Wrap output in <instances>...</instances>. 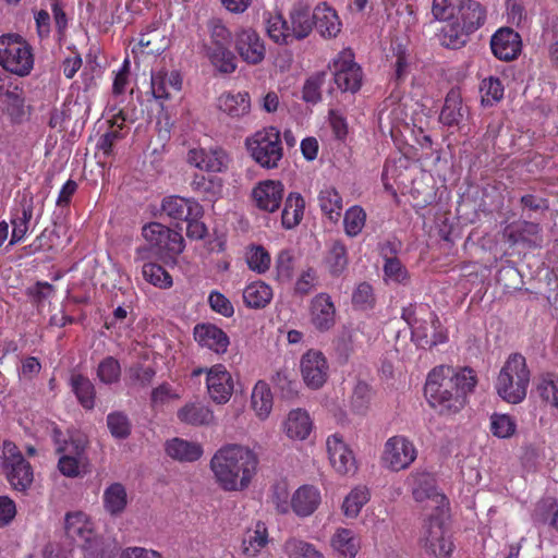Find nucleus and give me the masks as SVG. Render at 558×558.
I'll use <instances>...</instances> for the list:
<instances>
[{
    "label": "nucleus",
    "instance_id": "12",
    "mask_svg": "<svg viewBox=\"0 0 558 558\" xmlns=\"http://www.w3.org/2000/svg\"><path fill=\"white\" fill-rule=\"evenodd\" d=\"M362 69L354 61V54L347 49L333 60V81L341 92L356 93L362 85Z\"/></svg>",
    "mask_w": 558,
    "mask_h": 558
},
{
    "label": "nucleus",
    "instance_id": "49",
    "mask_svg": "<svg viewBox=\"0 0 558 558\" xmlns=\"http://www.w3.org/2000/svg\"><path fill=\"white\" fill-rule=\"evenodd\" d=\"M84 558H113L116 546L95 533L82 544Z\"/></svg>",
    "mask_w": 558,
    "mask_h": 558
},
{
    "label": "nucleus",
    "instance_id": "50",
    "mask_svg": "<svg viewBox=\"0 0 558 558\" xmlns=\"http://www.w3.org/2000/svg\"><path fill=\"white\" fill-rule=\"evenodd\" d=\"M283 550L288 558H325L315 545L295 537L288 538L284 542Z\"/></svg>",
    "mask_w": 558,
    "mask_h": 558
},
{
    "label": "nucleus",
    "instance_id": "38",
    "mask_svg": "<svg viewBox=\"0 0 558 558\" xmlns=\"http://www.w3.org/2000/svg\"><path fill=\"white\" fill-rule=\"evenodd\" d=\"M272 298V288L262 280L248 283L243 290V302L248 308H265Z\"/></svg>",
    "mask_w": 558,
    "mask_h": 558
},
{
    "label": "nucleus",
    "instance_id": "32",
    "mask_svg": "<svg viewBox=\"0 0 558 558\" xmlns=\"http://www.w3.org/2000/svg\"><path fill=\"white\" fill-rule=\"evenodd\" d=\"M218 108L231 119H241L250 113V95L246 92L223 93L218 98Z\"/></svg>",
    "mask_w": 558,
    "mask_h": 558
},
{
    "label": "nucleus",
    "instance_id": "3",
    "mask_svg": "<svg viewBox=\"0 0 558 558\" xmlns=\"http://www.w3.org/2000/svg\"><path fill=\"white\" fill-rule=\"evenodd\" d=\"M412 495L418 502L427 499L437 504L435 512L428 517L423 526L422 542L425 549L434 556L448 557L453 550V543L445 522L446 496L437 493L435 487L428 483H425L424 487H413Z\"/></svg>",
    "mask_w": 558,
    "mask_h": 558
},
{
    "label": "nucleus",
    "instance_id": "8",
    "mask_svg": "<svg viewBox=\"0 0 558 558\" xmlns=\"http://www.w3.org/2000/svg\"><path fill=\"white\" fill-rule=\"evenodd\" d=\"M246 148L256 163L275 169L283 157L280 131L275 126L264 128L245 141Z\"/></svg>",
    "mask_w": 558,
    "mask_h": 558
},
{
    "label": "nucleus",
    "instance_id": "36",
    "mask_svg": "<svg viewBox=\"0 0 558 558\" xmlns=\"http://www.w3.org/2000/svg\"><path fill=\"white\" fill-rule=\"evenodd\" d=\"M165 449L169 457L180 462L197 461L204 452L201 444L179 437L168 440Z\"/></svg>",
    "mask_w": 558,
    "mask_h": 558
},
{
    "label": "nucleus",
    "instance_id": "5",
    "mask_svg": "<svg viewBox=\"0 0 558 558\" xmlns=\"http://www.w3.org/2000/svg\"><path fill=\"white\" fill-rule=\"evenodd\" d=\"M52 439L59 454L58 470L63 476L76 478L88 472L90 463L86 452V438L77 434H64L54 427Z\"/></svg>",
    "mask_w": 558,
    "mask_h": 558
},
{
    "label": "nucleus",
    "instance_id": "39",
    "mask_svg": "<svg viewBox=\"0 0 558 558\" xmlns=\"http://www.w3.org/2000/svg\"><path fill=\"white\" fill-rule=\"evenodd\" d=\"M469 37L470 34L459 19L448 21L438 34L440 45L448 49H461L466 45Z\"/></svg>",
    "mask_w": 558,
    "mask_h": 558
},
{
    "label": "nucleus",
    "instance_id": "35",
    "mask_svg": "<svg viewBox=\"0 0 558 558\" xmlns=\"http://www.w3.org/2000/svg\"><path fill=\"white\" fill-rule=\"evenodd\" d=\"M330 545L338 558H355L361 548L357 535L352 530L345 527L336 530L331 536Z\"/></svg>",
    "mask_w": 558,
    "mask_h": 558
},
{
    "label": "nucleus",
    "instance_id": "41",
    "mask_svg": "<svg viewBox=\"0 0 558 558\" xmlns=\"http://www.w3.org/2000/svg\"><path fill=\"white\" fill-rule=\"evenodd\" d=\"M305 201L300 193H290L284 202L281 213V225L290 230L296 227L303 219Z\"/></svg>",
    "mask_w": 558,
    "mask_h": 558
},
{
    "label": "nucleus",
    "instance_id": "42",
    "mask_svg": "<svg viewBox=\"0 0 558 558\" xmlns=\"http://www.w3.org/2000/svg\"><path fill=\"white\" fill-rule=\"evenodd\" d=\"M180 422L193 426L208 425L214 418L213 411L201 402H190L179 409Z\"/></svg>",
    "mask_w": 558,
    "mask_h": 558
},
{
    "label": "nucleus",
    "instance_id": "20",
    "mask_svg": "<svg viewBox=\"0 0 558 558\" xmlns=\"http://www.w3.org/2000/svg\"><path fill=\"white\" fill-rule=\"evenodd\" d=\"M502 234L510 245L523 243L535 248L539 247L543 242L541 225L527 220L508 225Z\"/></svg>",
    "mask_w": 558,
    "mask_h": 558
},
{
    "label": "nucleus",
    "instance_id": "40",
    "mask_svg": "<svg viewBox=\"0 0 558 558\" xmlns=\"http://www.w3.org/2000/svg\"><path fill=\"white\" fill-rule=\"evenodd\" d=\"M70 386L78 403L85 410H93L95 408L96 389L87 376L81 373H73L70 377Z\"/></svg>",
    "mask_w": 558,
    "mask_h": 558
},
{
    "label": "nucleus",
    "instance_id": "62",
    "mask_svg": "<svg viewBox=\"0 0 558 558\" xmlns=\"http://www.w3.org/2000/svg\"><path fill=\"white\" fill-rule=\"evenodd\" d=\"M385 278L396 283L405 284L409 280L408 269L397 257H388L384 264Z\"/></svg>",
    "mask_w": 558,
    "mask_h": 558
},
{
    "label": "nucleus",
    "instance_id": "57",
    "mask_svg": "<svg viewBox=\"0 0 558 558\" xmlns=\"http://www.w3.org/2000/svg\"><path fill=\"white\" fill-rule=\"evenodd\" d=\"M482 104L484 106H494L504 98V85L498 77L489 76L481 83Z\"/></svg>",
    "mask_w": 558,
    "mask_h": 558
},
{
    "label": "nucleus",
    "instance_id": "29",
    "mask_svg": "<svg viewBox=\"0 0 558 558\" xmlns=\"http://www.w3.org/2000/svg\"><path fill=\"white\" fill-rule=\"evenodd\" d=\"M317 201L323 216L331 223H338L343 210V199L339 191L332 185H325L319 190Z\"/></svg>",
    "mask_w": 558,
    "mask_h": 558
},
{
    "label": "nucleus",
    "instance_id": "30",
    "mask_svg": "<svg viewBox=\"0 0 558 558\" xmlns=\"http://www.w3.org/2000/svg\"><path fill=\"white\" fill-rule=\"evenodd\" d=\"M64 530L69 538L77 542H86L93 534L94 523L83 511L68 512L64 519Z\"/></svg>",
    "mask_w": 558,
    "mask_h": 558
},
{
    "label": "nucleus",
    "instance_id": "18",
    "mask_svg": "<svg viewBox=\"0 0 558 558\" xmlns=\"http://www.w3.org/2000/svg\"><path fill=\"white\" fill-rule=\"evenodd\" d=\"M310 320L319 332H326L335 326L336 306L328 293H318L311 300Z\"/></svg>",
    "mask_w": 558,
    "mask_h": 558
},
{
    "label": "nucleus",
    "instance_id": "61",
    "mask_svg": "<svg viewBox=\"0 0 558 558\" xmlns=\"http://www.w3.org/2000/svg\"><path fill=\"white\" fill-rule=\"evenodd\" d=\"M325 82V73H316L308 77L302 89V98L310 104H317L322 100L320 88Z\"/></svg>",
    "mask_w": 558,
    "mask_h": 558
},
{
    "label": "nucleus",
    "instance_id": "16",
    "mask_svg": "<svg viewBox=\"0 0 558 558\" xmlns=\"http://www.w3.org/2000/svg\"><path fill=\"white\" fill-rule=\"evenodd\" d=\"M206 386L209 397L218 404L227 403L233 392L232 376L222 364L208 368Z\"/></svg>",
    "mask_w": 558,
    "mask_h": 558
},
{
    "label": "nucleus",
    "instance_id": "48",
    "mask_svg": "<svg viewBox=\"0 0 558 558\" xmlns=\"http://www.w3.org/2000/svg\"><path fill=\"white\" fill-rule=\"evenodd\" d=\"M142 276L148 283L161 290L170 289L173 286L172 276L157 263H144Z\"/></svg>",
    "mask_w": 558,
    "mask_h": 558
},
{
    "label": "nucleus",
    "instance_id": "7",
    "mask_svg": "<svg viewBox=\"0 0 558 558\" xmlns=\"http://www.w3.org/2000/svg\"><path fill=\"white\" fill-rule=\"evenodd\" d=\"M32 46L19 34L0 36V65L17 76H27L34 68Z\"/></svg>",
    "mask_w": 558,
    "mask_h": 558
},
{
    "label": "nucleus",
    "instance_id": "28",
    "mask_svg": "<svg viewBox=\"0 0 558 558\" xmlns=\"http://www.w3.org/2000/svg\"><path fill=\"white\" fill-rule=\"evenodd\" d=\"M320 492L313 485H303L292 495V511L302 518L315 512L320 504Z\"/></svg>",
    "mask_w": 558,
    "mask_h": 558
},
{
    "label": "nucleus",
    "instance_id": "55",
    "mask_svg": "<svg viewBox=\"0 0 558 558\" xmlns=\"http://www.w3.org/2000/svg\"><path fill=\"white\" fill-rule=\"evenodd\" d=\"M207 31L209 33L210 41L206 47H227L230 46L232 34L229 28L223 24L221 19L211 17L207 22Z\"/></svg>",
    "mask_w": 558,
    "mask_h": 558
},
{
    "label": "nucleus",
    "instance_id": "45",
    "mask_svg": "<svg viewBox=\"0 0 558 558\" xmlns=\"http://www.w3.org/2000/svg\"><path fill=\"white\" fill-rule=\"evenodd\" d=\"M325 264L329 274L333 277L340 276L347 269L349 264L348 250L341 240L331 242L325 257Z\"/></svg>",
    "mask_w": 558,
    "mask_h": 558
},
{
    "label": "nucleus",
    "instance_id": "1",
    "mask_svg": "<svg viewBox=\"0 0 558 558\" xmlns=\"http://www.w3.org/2000/svg\"><path fill=\"white\" fill-rule=\"evenodd\" d=\"M476 385L473 368L440 365L428 373L424 393L429 407L440 415H453L466 405Z\"/></svg>",
    "mask_w": 558,
    "mask_h": 558
},
{
    "label": "nucleus",
    "instance_id": "33",
    "mask_svg": "<svg viewBox=\"0 0 558 558\" xmlns=\"http://www.w3.org/2000/svg\"><path fill=\"white\" fill-rule=\"evenodd\" d=\"M289 29L292 43L310 36L314 27L313 13L304 5H295L289 14Z\"/></svg>",
    "mask_w": 558,
    "mask_h": 558
},
{
    "label": "nucleus",
    "instance_id": "9",
    "mask_svg": "<svg viewBox=\"0 0 558 558\" xmlns=\"http://www.w3.org/2000/svg\"><path fill=\"white\" fill-rule=\"evenodd\" d=\"M3 471L13 489L26 490L33 483L31 463L23 457L19 447L9 440L3 442Z\"/></svg>",
    "mask_w": 558,
    "mask_h": 558
},
{
    "label": "nucleus",
    "instance_id": "26",
    "mask_svg": "<svg viewBox=\"0 0 558 558\" xmlns=\"http://www.w3.org/2000/svg\"><path fill=\"white\" fill-rule=\"evenodd\" d=\"M313 19L317 32L326 39L335 38L341 32L342 23L337 11L326 2L315 7Z\"/></svg>",
    "mask_w": 558,
    "mask_h": 558
},
{
    "label": "nucleus",
    "instance_id": "25",
    "mask_svg": "<svg viewBox=\"0 0 558 558\" xmlns=\"http://www.w3.org/2000/svg\"><path fill=\"white\" fill-rule=\"evenodd\" d=\"M34 203L32 197L23 196L19 204L11 210L12 234L10 245L21 242L29 228L33 218Z\"/></svg>",
    "mask_w": 558,
    "mask_h": 558
},
{
    "label": "nucleus",
    "instance_id": "11",
    "mask_svg": "<svg viewBox=\"0 0 558 558\" xmlns=\"http://www.w3.org/2000/svg\"><path fill=\"white\" fill-rule=\"evenodd\" d=\"M142 234L148 242L150 250L157 255L172 257L182 253L184 248V240L181 233L162 223L150 222L144 226Z\"/></svg>",
    "mask_w": 558,
    "mask_h": 558
},
{
    "label": "nucleus",
    "instance_id": "21",
    "mask_svg": "<svg viewBox=\"0 0 558 558\" xmlns=\"http://www.w3.org/2000/svg\"><path fill=\"white\" fill-rule=\"evenodd\" d=\"M187 161L195 168L207 172H222L227 169L228 156L222 148H192L187 153Z\"/></svg>",
    "mask_w": 558,
    "mask_h": 558
},
{
    "label": "nucleus",
    "instance_id": "47",
    "mask_svg": "<svg viewBox=\"0 0 558 558\" xmlns=\"http://www.w3.org/2000/svg\"><path fill=\"white\" fill-rule=\"evenodd\" d=\"M245 260L248 269L258 275L267 272L271 265L269 252L259 244H251L247 246Z\"/></svg>",
    "mask_w": 558,
    "mask_h": 558
},
{
    "label": "nucleus",
    "instance_id": "58",
    "mask_svg": "<svg viewBox=\"0 0 558 558\" xmlns=\"http://www.w3.org/2000/svg\"><path fill=\"white\" fill-rule=\"evenodd\" d=\"M96 374L99 381L105 385L117 384L121 378L120 362L113 356H106L99 362Z\"/></svg>",
    "mask_w": 558,
    "mask_h": 558
},
{
    "label": "nucleus",
    "instance_id": "59",
    "mask_svg": "<svg viewBox=\"0 0 558 558\" xmlns=\"http://www.w3.org/2000/svg\"><path fill=\"white\" fill-rule=\"evenodd\" d=\"M490 430L498 438H510L517 430V423L508 414H493L490 417Z\"/></svg>",
    "mask_w": 558,
    "mask_h": 558
},
{
    "label": "nucleus",
    "instance_id": "15",
    "mask_svg": "<svg viewBox=\"0 0 558 558\" xmlns=\"http://www.w3.org/2000/svg\"><path fill=\"white\" fill-rule=\"evenodd\" d=\"M301 374L303 380L311 389L323 387L328 378V363L319 351L310 350L301 359Z\"/></svg>",
    "mask_w": 558,
    "mask_h": 558
},
{
    "label": "nucleus",
    "instance_id": "51",
    "mask_svg": "<svg viewBox=\"0 0 558 558\" xmlns=\"http://www.w3.org/2000/svg\"><path fill=\"white\" fill-rule=\"evenodd\" d=\"M190 185L193 192L208 201H214L220 194L222 187L220 179L208 178L201 173L194 174Z\"/></svg>",
    "mask_w": 558,
    "mask_h": 558
},
{
    "label": "nucleus",
    "instance_id": "34",
    "mask_svg": "<svg viewBox=\"0 0 558 558\" xmlns=\"http://www.w3.org/2000/svg\"><path fill=\"white\" fill-rule=\"evenodd\" d=\"M487 12L484 5L475 0H463L459 7V21L471 35L486 22Z\"/></svg>",
    "mask_w": 558,
    "mask_h": 558
},
{
    "label": "nucleus",
    "instance_id": "31",
    "mask_svg": "<svg viewBox=\"0 0 558 558\" xmlns=\"http://www.w3.org/2000/svg\"><path fill=\"white\" fill-rule=\"evenodd\" d=\"M269 534L265 522L257 521L243 534L241 549L246 557H256L268 545Z\"/></svg>",
    "mask_w": 558,
    "mask_h": 558
},
{
    "label": "nucleus",
    "instance_id": "19",
    "mask_svg": "<svg viewBox=\"0 0 558 558\" xmlns=\"http://www.w3.org/2000/svg\"><path fill=\"white\" fill-rule=\"evenodd\" d=\"M490 48L497 59L512 61L521 53V36L510 27L499 28L492 36Z\"/></svg>",
    "mask_w": 558,
    "mask_h": 558
},
{
    "label": "nucleus",
    "instance_id": "27",
    "mask_svg": "<svg viewBox=\"0 0 558 558\" xmlns=\"http://www.w3.org/2000/svg\"><path fill=\"white\" fill-rule=\"evenodd\" d=\"M466 113L468 108L463 106L461 90L459 88H451L446 95L439 114V122L448 128H459Z\"/></svg>",
    "mask_w": 558,
    "mask_h": 558
},
{
    "label": "nucleus",
    "instance_id": "17",
    "mask_svg": "<svg viewBox=\"0 0 558 558\" xmlns=\"http://www.w3.org/2000/svg\"><path fill=\"white\" fill-rule=\"evenodd\" d=\"M283 192L284 187L280 181L265 180L254 186L252 199L259 210L275 213L282 203Z\"/></svg>",
    "mask_w": 558,
    "mask_h": 558
},
{
    "label": "nucleus",
    "instance_id": "13",
    "mask_svg": "<svg viewBox=\"0 0 558 558\" xmlns=\"http://www.w3.org/2000/svg\"><path fill=\"white\" fill-rule=\"evenodd\" d=\"M329 462L340 475H353L357 470L353 451L339 434L330 435L326 441Z\"/></svg>",
    "mask_w": 558,
    "mask_h": 558
},
{
    "label": "nucleus",
    "instance_id": "46",
    "mask_svg": "<svg viewBox=\"0 0 558 558\" xmlns=\"http://www.w3.org/2000/svg\"><path fill=\"white\" fill-rule=\"evenodd\" d=\"M206 54L211 64L221 73L230 74L236 69V58L227 47H206Z\"/></svg>",
    "mask_w": 558,
    "mask_h": 558
},
{
    "label": "nucleus",
    "instance_id": "22",
    "mask_svg": "<svg viewBox=\"0 0 558 558\" xmlns=\"http://www.w3.org/2000/svg\"><path fill=\"white\" fill-rule=\"evenodd\" d=\"M161 209L169 218L185 221L189 217H203V206L194 198L172 195L163 198Z\"/></svg>",
    "mask_w": 558,
    "mask_h": 558
},
{
    "label": "nucleus",
    "instance_id": "53",
    "mask_svg": "<svg viewBox=\"0 0 558 558\" xmlns=\"http://www.w3.org/2000/svg\"><path fill=\"white\" fill-rule=\"evenodd\" d=\"M266 29L269 38L276 44H292L288 20H286L281 14L270 15L267 20Z\"/></svg>",
    "mask_w": 558,
    "mask_h": 558
},
{
    "label": "nucleus",
    "instance_id": "2",
    "mask_svg": "<svg viewBox=\"0 0 558 558\" xmlns=\"http://www.w3.org/2000/svg\"><path fill=\"white\" fill-rule=\"evenodd\" d=\"M258 458L248 447L226 445L213 456L210 469L219 486L226 492L248 487L256 473Z\"/></svg>",
    "mask_w": 558,
    "mask_h": 558
},
{
    "label": "nucleus",
    "instance_id": "10",
    "mask_svg": "<svg viewBox=\"0 0 558 558\" xmlns=\"http://www.w3.org/2000/svg\"><path fill=\"white\" fill-rule=\"evenodd\" d=\"M417 450L412 440L403 435L389 437L380 454V464L391 472L407 470L416 460Z\"/></svg>",
    "mask_w": 558,
    "mask_h": 558
},
{
    "label": "nucleus",
    "instance_id": "63",
    "mask_svg": "<svg viewBox=\"0 0 558 558\" xmlns=\"http://www.w3.org/2000/svg\"><path fill=\"white\" fill-rule=\"evenodd\" d=\"M274 384L280 390L283 398L292 399L298 396L299 381L295 378H291L288 371H278L274 377Z\"/></svg>",
    "mask_w": 558,
    "mask_h": 558
},
{
    "label": "nucleus",
    "instance_id": "54",
    "mask_svg": "<svg viewBox=\"0 0 558 558\" xmlns=\"http://www.w3.org/2000/svg\"><path fill=\"white\" fill-rule=\"evenodd\" d=\"M369 500V492L366 487H355L345 497L342 509L348 518H356L363 506Z\"/></svg>",
    "mask_w": 558,
    "mask_h": 558
},
{
    "label": "nucleus",
    "instance_id": "14",
    "mask_svg": "<svg viewBox=\"0 0 558 558\" xmlns=\"http://www.w3.org/2000/svg\"><path fill=\"white\" fill-rule=\"evenodd\" d=\"M234 48L242 61L247 64L257 65L265 59V43L252 28H242L235 33Z\"/></svg>",
    "mask_w": 558,
    "mask_h": 558
},
{
    "label": "nucleus",
    "instance_id": "44",
    "mask_svg": "<svg viewBox=\"0 0 558 558\" xmlns=\"http://www.w3.org/2000/svg\"><path fill=\"white\" fill-rule=\"evenodd\" d=\"M251 404L256 415L260 420H265L269 416L274 398L269 385L264 380H258L252 391Z\"/></svg>",
    "mask_w": 558,
    "mask_h": 558
},
{
    "label": "nucleus",
    "instance_id": "43",
    "mask_svg": "<svg viewBox=\"0 0 558 558\" xmlns=\"http://www.w3.org/2000/svg\"><path fill=\"white\" fill-rule=\"evenodd\" d=\"M102 504L106 512L112 517L121 514L128 505V494L121 483L110 484L104 492Z\"/></svg>",
    "mask_w": 558,
    "mask_h": 558
},
{
    "label": "nucleus",
    "instance_id": "37",
    "mask_svg": "<svg viewBox=\"0 0 558 558\" xmlns=\"http://www.w3.org/2000/svg\"><path fill=\"white\" fill-rule=\"evenodd\" d=\"M312 428L313 422L305 410L295 409L289 412L284 422V430L289 438L304 440L308 437Z\"/></svg>",
    "mask_w": 558,
    "mask_h": 558
},
{
    "label": "nucleus",
    "instance_id": "64",
    "mask_svg": "<svg viewBox=\"0 0 558 558\" xmlns=\"http://www.w3.org/2000/svg\"><path fill=\"white\" fill-rule=\"evenodd\" d=\"M208 304L214 312L222 315L223 317L229 318L234 314V307L231 301L217 290H213L209 293Z\"/></svg>",
    "mask_w": 558,
    "mask_h": 558
},
{
    "label": "nucleus",
    "instance_id": "52",
    "mask_svg": "<svg viewBox=\"0 0 558 558\" xmlns=\"http://www.w3.org/2000/svg\"><path fill=\"white\" fill-rule=\"evenodd\" d=\"M366 213L363 207L353 205L343 215V228L349 238L357 236L366 223Z\"/></svg>",
    "mask_w": 558,
    "mask_h": 558
},
{
    "label": "nucleus",
    "instance_id": "6",
    "mask_svg": "<svg viewBox=\"0 0 558 558\" xmlns=\"http://www.w3.org/2000/svg\"><path fill=\"white\" fill-rule=\"evenodd\" d=\"M530 371L525 357L520 353L510 354L501 367L495 388L508 403H520L526 397Z\"/></svg>",
    "mask_w": 558,
    "mask_h": 558
},
{
    "label": "nucleus",
    "instance_id": "23",
    "mask_svg": "<svg viewBox=\"0 0 558 558\" xmlns=\"http://www.w3.org/2000/svg\"><path fill=\"white\" fill-rule=\"evenodd\" d=\"M182 87V77L178 71L168 72L165 69L153 71L150 88L153 96L158 100H168L178 94Z\"/></svg>",
    "mask_w": 558,
    "mask_h": 558
},
{
    "label": "nucleus",
    "instance_id": "60",
    "mask_svg": "<svg viewBox=\"0 0 558 558\" xmlns=\"http://www.w3.org/2000/svg\"><path fill=\"white\" fill-rule=\"evenodd\" d=\"M271 501L277 511L287 514L292 510V497L290 498L289 485L287 481H279L272 486Z\"/></svg>",
    "mask_w": 558,
    "mask_h": 558
},
{
    "label": "nucleus",
    "instance_id": "24",
    "mask_svg": "<svg viewBox=\"0 0 558 558\" xmlns=\"http://www.w3.org/2000/svg\"><path fill=\"white\" fill-rule=\"evenodd\" d=\"M193 335L201 347L207 348L217 354L225 353L230 343L228 335L213 324H197L194 327Z\"/></svg>",
    "mask_w": 558,
    "mask_h": 558
},
{
    "label": "nucleus",
    "instance_id": "56",
    "mask_svg": "<svg viewBox=\"0 0 558 558\" xmlns=\"http://www.w3.org/2000/svg\"><path fill=\"white\" fill-rule=\"evenodd\" d=\"M107 426L111 436L116 439H125L131 435L132 423L122 411H114L107 415Z\"/></svg>",
    "mask_w": 558,
    "mask_h": 558
},
{
    "label": "nucleus",
    "instance_id": "4",
    "mask_svg": "<svg viewBox=\"0 0 558 558\" xmlns=\"http://www.w3.org/2000/svg\"><path fill=\"white\" fill-rule=\"evenodd\" d=\"M401 317L411 328V338L422 349H432L448 341L447 330L427 304H410Z\"/></svg>",
    "mask_w": 558,
    "mask_h": 558
}]
</instances>
